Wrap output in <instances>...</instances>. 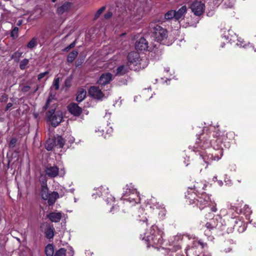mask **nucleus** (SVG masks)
<instances>
[{"instance_id": "1", "label": "nucleus", "mask_w": 256, "mask_h": 256, "mask_svg": "<svg viewBox=\"0 0 256 256\" xmlns=\"http://www.w3.org/2000/svg\"><path fill=\"white\" fill-rule=\"evenodd\" d=\"M163 234L162 230L156 226H152L148 232L140 234V238L147 242L148 247L152 246L158 248V246L163 243Z\"/></svg>"}, {"instance_id": "2", "label": "nucleus", "mask_w": 256, "mask_h": 256, "mask_svg": "<svg viewBox=\"0 0 256 256\" xmlns=\"http://www.w3.org/2000/svg\"><path fill=\"white\" fill-rule=\"evenodd\" d=\"M186 198L190 204H195L200 210L207 206L211 202L208 194L204 192L197 194L192 188L188 191Z\"/></svg>"}, {"instance_id": "3", "label": "nucleus", "mask_w": 256, "mask_h": 256, "mask_svg": "<svg viewBox=\"0 0 256 256\" xmlns=\"http://www.w3.org/2000/svg\"><path fill=\"white\" fill-rule=\"evenodd\" d=\"M214 153L212 154L209 153L206 154L204 152H201L200 153V156L198 160V164L196 166V168L200 172L202 171L203 168H206L208 164H210L212 160H220L222 154L221 150L218 151L220 153V156H218V154H216V150H214Z\"/></svg>"}, {"instance_id": "4", "label": "nucleus", "mask_w": 256, "mask_h": 256, "mask_svg": "<svg viewBox=\"0 0 256 256\" xmlns=\"http://www.w3.org/2000/svg\"><path fill=\"white\" fill-rule=\"evenodd\" d=\"M150 28L152 32V36L156 41L160 42L167 38V30L160 26L156 22H150Z\"/></svg>"}, {"instance_id": "5", "label": "nucleus", "mask_w": 256, "mask_h": 256, "mask_svg": "<svg viewBox=\"0 0 256 256\" xmlns=\"http://www.w3.org/2000/svg\"><path fill=\"white\" fill-rule=\"evenodd\" d=\"M205 226L207 228V230L204 231V234L206 236L209 234L208 230L210 231L214 230L215 228L222 230H224V224L222 222V218L220 215L216 216V218L210 219V222L206 224Z\"/></svg>"}, {"instance_id": "6", "label": "nucleus", "mask_w": 256, "mask_h": 256, "mask_svg": "<svg viewBox=\"0 0 256 256\" xmlns=\"http://www.w3.org/2000/svg\"><path fill=\"white\" fill-rule=\"evenodd\" d=\"M56 108L50 110L46 114L47 120L54 127L58 126L62 121V116L60 112L55 111Z\"/></svg>"}, {"instance_id": "7", "label": "nucleus", "mask_w": 256, "mask_h": 256, "mask_svg": "<svg viewBox=\"0 0 256 256\" xmlns=\"http://www.w3.org/2000/svg\"><path fill=\"white\" fill-rule=\"evenodd\" d=\"M183 236H184L180 234L174 236L169 241L170 247L168 248V249H164L163 248H162L159 250L164 251H167L168 250L169 251H172V252H176L178 250L181 248V246H180V242L182 240Z\"/></svg>"}, {"instance_id": "8", "label": "nucleus", "mask_w": 256, "mask_h": 256, "mask_svg": "<svg viewBox=\"0 0 256 256\" xmlns=\"http://www.w3.org/2000/svg\"><path fill=\"white\" fill-rule=\"evenodd\" d=\"M154 210H156V212H158L160 218L163 219L164 218L166 214V210L163 204H160L154 198H150L149 200V204L146 206Z\"/></svg>"}, {"instance_id": "9", "label": "nucleus", "mask_w": 256, "mask_h": 256, "mask_svg": "<svg viewBox=\"0 0 256 256\" xmlns=\"http://www.w3.org/2000/svg\"><path fill=\"white\" fill-rule=\"evenodd\" d=\"M206 246V244L200 241H195L193 243V245L191 248H189L186 250V254L187 256H188L190 254H194V252L196 254L194 256H212L208 252H204L199 254H197L196 249H202Z\"/></svg>"}, {"instance_id": "10", "label": "nucleus", "mask_w": 256, "mask_h": 256, "mask_svg": "<svg viewBox=\"0 0 256 256\" xmlns=\"http://www.w3.org/2000/svg\"><path fill=\"white\" fill-rule=\"evenodd\" d=\"M44 172L50 178H55L58 176H64L65 174L64 168H59L56 166L48 165L45 168Z\"/></svg>"}, {"instance_id": "11", "label": "nucleus", "mask_w": 256, "mask_h": 256, "mask_svg": "<svg viewBox=\"0 0 256 256\" xmlns=\"http://www.w3.org/2000/svg\"><path fill=\"white\" fill-rule=\"evenodd\" d=\"M126 191L125 195H130V194H134L136 198H126L124 200V203H132V205L138 203L139 202L138 194L136 190L134 188L132 184H128L126 186Z\"/></svg>"}, {"instance_id": "12", "label": "nucleus", "mask_w": 256, "mask_h": 256, "mask_svg": "<svg viewBox=\"0 0 256 256\" xmlns=\"http://www.w3.org/2000/svg\"><path fill=\"white\" fill-rule=\"evenodd\" d=\"M190 8L196 16H199L204 12L205 6L202 2L196 0L191 4Z\"/></svg>"}, {"instance_id": "13", "label": "nucleus", "mask_w": 256, "mask_h": 256, "mask_svg": "<svg viewBox=\"0 0 256 256\" xmlns=\"http://www.w3.org/2000/svg\"><path fill=\"white\" fill-rule=\"evenodd\" d=\"M97 190V194L99 196H107L106 201L108 204L114 202V198L111 194H108V188L102 186L98 188Z\"/></svg>"}, {"instance_id": "14", "label": "nucleus", "mask_w": 256, "mask_h": 256, "mask_svg": "<svg viewBox=\"0 0 256 256\" xmlns=\"http://www.w3.org/2000/svg\"><path fill=\"white\" fill-rule=\"evenodd\" d=\"M210 136L203 137L202 140H199V141L196 142V144L197 145V147H200L202 148H206L212 146H214V149L216 148L214 144V140H210Z\"/></svg>"}, {"instance_id": "15", "label": "nucleus", "mask_w": 256, "mask_h": 256, "mask_svg": "<svg viewBox=\"0 0 256 256\" xmlns=\"http://www.w3.org/2000/svg\"><path fill=\"white\" fill-rule=\"evenodd\" d=\"M88 92L92 97L96 99L102 100L106 98L101 90L96 86H91L89 89Z\"/></svg>"}, {"instance_id": "16", "label": "nucleus", "mask_w": 256, "mask_h": 256, "mask_svg": "<svg viewBox=\"0 0 256 256\" xmlns=\"http://www.w3.org/2000/svg\"><path fill=\"white\" fill-rule=\"evenodd\" d=\"M135 47L136 50L140 51L149 50L148 42L144 38H140L136 42Z\"/></svg>"}, {"instance_id": "17", "label": "nucleus", "mask_w": 256, "mask_h": 256, "mask_svg": "<svg viewBox=\"0 0 256 256\" xmlns=\"http://www.w3.org/2000/svg\"><path fill=\"white\" fill-rule=\"evenodd\" d=\"M128 60L129 62L134 65H137L141 60L139 54L136 52H132L128 54Z\"/></svg>"}, {"instance_id": "18", "label": "nucleus", "mask_w": 256, "mask_h": 256, "mask_svg": "<svg viewBox=\"0 0 256 256\" xmlns=\"http://www.w3.org/2000/svg\"><path fill=\"white\" fill-rule=\"evenodd\" d=\"M112 80V74L109 72H106L102 74L98 81L100 85H106L108 84Z\"/></svg>"}, {"instance_id": "19", "label": "nucleus", "mask_w": 256, "mask_h": 256, "mask_svg": "<svg viewBox=\"0 0 256 256\" xmlns=\"http://www.w3.org/2000/svg\"><path fill=\"white\" fill-rule=\"evenodd\" d=\"M69 112L75 116H78L82 112V108L76 104H71L68 106Z\"/></svg>"}, {"instance_id": "20", "label": "nucleus", "mask_w": 256, "mask_h": 256, "mask_svg": "<svg viewBox=\"0 0 256 256\" xmlns=\"http://www.w3.org/2000/svg\"><path fill=\"white\" fill-rule=\"evenodd\" d=\"M186 11L187 8L186 6H182L177 11H176L175 20L180 22L184 20Z\"/></svg>"}, {"instance_id": "21", "label": "nucleus", "mask_w": 256, "mask_h": 256, "mask_svg": "<svg viewBox=\"0 0 256 256\" xmlns=\"http://www.w3.org/2000/svg\"><path fill=\"white\" fill-rule=\"evenodd\" d=\"M62 214L61 212H51L47 215V217L52 222H58L61 220Z\"/></svg>"}, {"instance_id": "22", "label": "nucleus", "mask_w": 256, "mask_h": 256, "mask_svg": "<svg viewBox=\"0 0 256 256\" xmlns=\"http://www.w3.org/2000/svg\"><path fill=\"white\" fill-rule=\"evenodd\" d=\"M48 197V198L45 200H48L49 204L52 205L55 202L56 200L58 197V194L57 192H53L52 193H49Z\"/></svg>"}, {"instance_id": "23", "label": "nucleus", "mask_w": 256, "mask_h": 256, "mask_svg": "<svg viewBox=\"0 0 256 256\" xmlns=\"http://www.w3.org/2000/svg\"><path fill=\"white\" fill-rule=\"evenodd\" d=\"M70 6V4L65 2L63 5L58 8L57 12L58 14H62L64 12L68 11Z\"/></svg>"}, {"instance_id": "24", "label": "nucleus", "mask_w": 256, "mask_h": 256, "mask_svg": "<svg viewBox=\"0 0 256 256\" xmlns=\"http://www.w3.org/2000/svg\"><path fill=\"white\" fill-rule=\"evenodd\" d=\"M86 91L84 89L80 90L76 96V100L78 102H82L86 97Z\"/></svg>"}, {"instance_id": "25", "label": "nucleus", "mask_w": 256, "mask_h": 256, "mask_svg": "<svg viewBox=\"0 0 256 256\" xmlns=\"http://www.w3.org/2000/svg\"><path fill=\"white\" fill-rule=\"evenodd\" d=\"M54 142L56 146H58L60 148H62L65 143V140L61 136H58L55 138Z\"/></svg>"}, {"instance_id": "26", "label": "nucleus", "mask_w": 256, "mask_h": 256, "mask_svg": "<svg viewBox=\"0 0 256 256\" xmlns=\"http://www.w3.org/2000/svg\"><path fill=\"white\" fill-rule=\"evenodd\" d=\"M54 253L53 246L52 244H48L45 248V254L46 256H52Z\"/></svg>"}, {"instance_id": "27", "label": "nucleus", "mask_w": 256, "mask_h": 256, "mask_svg": "<svg viewBox=\"0 0 256 256\" xmlns=\"http://www.w3.org/2000/svg\"><path fill=\"white\" fill-rule=\"evenodd\" d=\"M49 194L48 188L46 185L43 184L42 187L41 196L42 199L48 198V196Z\"/></svg>"}, {"instance_id": "28", "label": "nucleus", "mask_w": 256, "mask_h": 256, "mask_svg": "<svg viewBox=\"0 0 256 256\" xmlns=\"http://www.w3.org/2000/svg\"><path fill=\"white\" fill-rule=\"evenodd\" d=\"M146 214L144 213L143 208H140L138 210V217L139 220L143 222H146L148 220L147 217L146 216Z\"/></svg>"}, {"instance_id": "29", "label": "nucleus", "mask_w": 256, "mask_h": 256, "mask_svg": "<svg viewBox=\"0 0 256 256\" xmlns=\"http://www.w3.org/2000/svg\"><path fill=\"white\" fill-rule=\"evenodd\" d=\"M175 14H176V10H168L164 14V19L166 20H170L172 19L175 20Z\"/></svg>"}, {"instance_id": "30", "label": "nucleus", "mask_w": 256, "mask_h": 256, "mask_svg": "<svg viewBox=\"0 0 256 256\" xmlns=\"http://www.w3.org/2000/svg\"><path fill=\"white\" fill-rule=\"evenodd\" d=\"M78 52L76 50H73L71 52H70L67 58V60L68 62H72L76 57Z\"/></svg>"}, {"instance_id": "31", "label": "nucleus", "mask_w": 256, "mask_h": 256, "mask_svg": "<svg viewBox=\"0 0 256 256\" xmlns=\"http://www.w3.org/2000/svg\"><path fill=\"white\" fill-rule=\"evenodd\" d=\"M54 145H55V144L54 140L49 139L46 142L45 148L48 150H51Z\"/></svg>"}, {"instance_id": "32", "label": "nucleus", "mask_w": 256, "mask_h": 256, "mask_svg": "<svg viewBox=\"0 0 256 256\" xmlns=\"http://www.w3.org/2000/svg\"><path fill=\"white\" fill-rule=\"evenodd\" d=\"M127 72V68L124 66H120L116 69V74L121 76L125 74Z\"/></svg>"}, {"instance_id": "33", "label": "nucleus", "mask_w": 256, "mask_h": 256, "mask_svg": "<svg viewBox=\"0 0 256 256\" xmlns=\"http://www.w3.org/2000/svg\"><path fill=\"white\" fill-rule=\"evenodd\" d=\"M46 237L49 239L52 238L54 236V229L51 228H47L46 232Z\"/></svg>"}, {"instance_id": "34", "label": "nucleus", "mask_w": 256, "mask_h": 256, "mask_svg": "<svg viewBox=\"0 0 256 256\" xmlns=\"http://www.w3.org/2000/svg\"><path fill=\"white\" fill-rule=\"evenodd\" d=\"M22 54V52L17 51L12 54V58L14 59L16 62H18Z\"/></svg>"}, {"instance_id": "35", "label": "nucleus", "mask_w": 256, "mask_h": 256, "mask_svg": "<svg viewBox=\"0 0 256 256\" xmlns=\"http://www.w3.org/2000/svg\"><path fill=\"white\" fill-rule=\"evenodd\" d=\"M66 250L64 248H61L57 250L54 254V256H66Z\"/></svg>"}, {"instance_id": "36", "label": "nucleus", "mask_w": 256, "mask_h": 256, "mask_svg": "<svg viewBox=\"0 0 256 256\" xmlns=\"http://www.w3.org/2000/svg\"><path fill=\"white\" fill-rule=\"evenodd\" d=\"M28 63V59H24L22 60L20 64V68L21 70H24L26 68V65Z\"/></svg>"}, {"instance_id": "37", "label": "nucleus", "mask_w": 256, "mask_h": 256, "mask_svg": "<svg viewBox=\"0 0 256 256\" xmlns=\"http://www.w3.org/2000/svg\"><path fill=\"white\" fill-rule=\"evenodd\" d=\"M236 45L240 47L244 48L246 46V44L244 39L241 38H238Z\"/></svg>"}, {"instance_id": "38", "label": "nucleus", "mask_w": 256, "mask_h": 256, "mask_svg": "<svg viewBox=\"0 0 256 256\" xmlns=\"http://www.w3.org/2000/svg\"><path fill=\"white\" fill-rule=\"evenodd\" d=\"M36 44V40L33 38L27 44V47L29 48H32Z\"/></svg>"}, {"instance_id": "39", "label": "nucleus", "mask_w": 256, "mask_h": 256, "mask_svg": "<svg viewBox=\"0 0 256 256\" xmlns=\"http://www.w3.org/2000/svg\"><path fill=\"white\" fill-rule=\"evenodd\" d=\"M60 78H55L53 82V87L56 90L59 88Z\"/></svg>"}, {"instance_id": "40", "label": "nucleus", "mask_w": 256, "mask_h": 256, "mask_svg": "<svg viewBox=\"0 0 256 256\" xmlns=\"http://www.w3.org/2000/svg\"><path fill=\"white\" fill-rule=\"evenodd\" d=\"M106 8L105 6H102L101 8H100L96 12V13L95 14V18H98L100 16L103 12L104 10H105Z\"/></svg>"}, {"instance_id": "41", "label": "nucleus", "mask_w": 256, "mask_h": 256, "mask_svg": "<svg viewBox=\"0 0 256 256\" xmlns=\"http://www.w3.org/2000/svg\"><path fill=\"white\" fill-rule=\"evenodd\" d=\"M18 27H14L12 30L11 32V36L12 37H16L18 36Z\"/></svg>"}, {"instance_id": "42", "label": "nucleus", "mask_w": 256, "mask_h": 256, "mask_svg": "<svg viewBox=\"0 0 256 256\" xmlns=\"http://www.w3.org/2000/svg\"><path fill=\"white\" fill-rule=\"evenodd\" d=\"M102 136H104V138H106L107 137H108V136H110V134H111V133L112 132V128H110L108 130L107 132H106V134H104V130H102Z\"/></svg>"}, {"instance_id": "43", "label": "nucleus", "mask_w": 256, "mask_h": 256, "mask_svg": "<svg viewBox=\"0 0 256 256\" xmlns=\"http://www.w3.org/2000/svg\"><path fill=\"white\" fill-rule=\"evenodd\" d=\"M16 142H17V140L16 138H12L9 144L10 147V148L14 147L16 144Z\"/></svg>"}, {"instance_id": "44", "label": "nucleus", "mask_w": 256, "mask_h": 256, "mask_svg": "<svg viewBox=\"0 0 256 256\" xmlns=\"http://www.w3.org/2000/svg\"><path fill=\"white\" fill-rule=\"evenodd\" d=\"M30 89V87L28 86H24L22 87L21 88V91L22 92L26 93L28 92Z\"/></svg>"}, {"instance_id": "45", "label": "nucleus", "mask_w": 256, "mask_h": 256, "mask_svg": "<svg viewBox=\"0 0 256 256\" xmlns=\"http://www.w3.org/2000/svg\"><path fill=\"white\" fill-rule=\"evenodd\" d=\"M48 74V72H47L40 74L38 76V80H42L44 77Z\"/></svg>"}, {"instance_id": "46", "label": "nucleus", "mask_w": 256, "mask_h": 256, "mask_svg": "<svg viewBox=\"0 0 256 256\" xmlns=\"http://www.w3.org/2000/svg\"><path fill=\"white\" fill-rule=\"evenodd\" d=\"M210 202L212 203L211 210L213 212H216L217 211L216 204L212 202Z\"/></svg>"}, {"instance_id": "47", "label": "nucleus", "mask_w": 256, "mask_h": 256, "mask_svg": "<svg viewBox=\"0 0 256 256\" xmlns=\"http://www.w3.org/2000/svg\"><path fill=\"white\" fill-rule=\"evenodd\" d=\"M8 98V95L6 94H4L1 96V98H0V101L1 102H6Z\"/></svg>"}, {"instance_id": "48", "label": "nucleus", "mask_w": 256, "mask_h": 256, "mask_svg": "<svg viewBox=\"0 0 256 256\" xmlns=\"http://www.w3.org/2000/svg\"><path fill=\"white\" fill-rule=\"evenodd\" d=\"M34 11L36 12V11H38V12H40V15L39 16H35V18H40L41 16H42V9L40 8H36L34 10Z\"/></svg>"}, {"instance_id": "49", "label": "nucleus", "mask_w": 256, "mask_h": 256, "mask_svg": "<svg viewBox=\"0 0 256 256\" xmlns=\"http://www.w3.org/2000/svg\"><path fill=\"white\" fill-rule=\"evenodd\" d=\"M75 42H72L71 44H70L68 46H67L66 48H64V50L65 51H68V50H70V48H74V46H75Z\"/></svg>"}, {"instance_id": "50", "label": "nucleus", "mask_w": 256, "mask_h": 256, "mask_svg": "<svg viewBox=\"0 0 256 256\" xmlns=\"http://www.w3.org/2000/svg\"><path fill=\"white\" fill-rule=\"evenodd\" d=\"M234 222L235 224H238L239 226H242V221L240 218H236V220H234Z\"/></svg>"}, {"instance_id": "51", "label": "nucleus", "mask_w": 256, "mask_h": 256, "mask_svg": "<svg viewBox=\"0 0 256 256\" xmlns=\"http://www.w3.org/2000/svg\"><path fill=\"white\" fill-rule=\"evenodd\" d=\"M232 248L230 247H228L227 248H225L224 249L222 252L226 254L232 252Z\"/></svg>"}, {"instance_id": "52", "label": "nucleus", "mask_w": 256, "mask_h": 256, "mask_svg": "<svg viewBox=\"0 0 256 256\" xmlns=\"http://www.w3.org/2000/svg\"><path fill=\"white\" fill-rule=\"evenodd\" d=\"M68 250H70V252H68L67 256H72L74 254V251L72 250V247L68 248Z\"/></svg>"}, {"instance_id": "53", "label": "nucleus", "mask_w": 256, "mask_h": 256, "mask_svg": "<svg viewBox=\"0 0 256 256\" xmlns=\"http://www.w3.org/2000/svg\"><path fill=\"white\" fill-rule=\"evenodd\" d=\"M112 16V12H109L104 14V18L106 19H108Z\"/></svg>"}, {"instance_id": "54", "label": "nucleus", "mask_w": 256, "mask_h": 256, "mask_svg": "<svg viewBox=\"0 0 256 256\" xmlns=\"http://www.w3.org/2000/svg\"><path fill=\"white\" fill-rule=\"evenodd\" d=\"M12 106V103H11V102L8 103L6 107L5 110L6 111L8 110Z\"/></svg>"}, {"instance_id": "55", "label": "nucleus", "mask_w": 256, "mask_h": 256, "mask_svg": "<svg viewBox=\"0 0 256 256\" xmlns=\"http://www.w3.org/2000/svg\"><path fill=\"white\" fill-rule=\"evenodd\" d=\"M222 38H224L225 40H228V42H232L230 41L232 40V38H230V40H229V38H228V36L226 35V34H224L222 37Z\"/></svg>"}, {"instance_id": "56", "label": "nucleus", "mask_w": 256, "mask_h": 256, "mask_svg": "<svg viewBox=\"0 0 256 256\" xmlns=\"http://www.w3.org/2000/svg\"><path fill=\"white\" fill-rule=\"evenodd\" d=\"M50 97L48 98V100H47V102H46V106H44V107L45 110H46V108H48V104H50Z\"/></svg>"}, {"instance_id": "57", "label": "nucleus", "mask_w": 256, "mask_h": 256, "mask_svg": "<svg viewBox=\"0 0 256 256\" xmlns=\"http://www.w3.org/2000/svg\"><path fill=\"white\" fill-rule=\"evenodd\" d=\"M212 136L214 138L218 137L220 136V133L218 132H213L212 134H210V136Z\"/></svg>"}, {"instance_id": "58", "label": "nucleus", "mask_w": 256, "mask_h": 256, "mask_svg": "<svg viewBox=\"0 0 256 256\" xmlns=\"http://www.w3.org/2000/svg\"><path fill=\"white\" fill-rule=\"evenodd\" d=\"M220 214L225 215L226 214V210L225 209H222V210H220Z\"/></svg>"}, {"instance_id": "59", "label": "nucleus", "mask_w": 256, "mask_h": 256, "mask_svg": "<svg viewBox=\"0 0 256 256\" xmlns=\"http://www.w3.org/2000/svg\"><path fill=\"white\" fill-rule=\"evenodd\" d=\"M214 12L212 10L208 12H207V16H211L214 14Z\"/></svg>"}, {"instance_id": "60", "label": "nucleus", "mask_w": 256, "mask_h": 256, "mask_svg": "<svg viewBox=\"0 0 256 256\" xmlns=\"http://www.w3.org/2000/svg\"><path fill=\"white\" fill-rule=\"evenodd\" d=\"M200 188L199 186H194V188L196 190V192H198V190Z\"/></svg>"}, {"instance_id": "61", "label": "nucleus", "mask_w": 256, "mask_h": 256, "mask_svg": "<svg viewBox=\"0 0 256 256\" xmlns=\"http://www.w3.org/2000/svg\"><path fill=\"white\" fill-rule=\"evenodd\" d=\"M22 23V20H19L18 21L17 23H16V25L18 26H20Z\"/></svg>"}, {"instance_id": "62", "label": "nucleus", "mask_w": 256, "mask_h": 256, "mask_svg": "<svg viewBox=\"0 0 256 256\" xmlns=\"http://www.w3.org/2000/svg\"><path fill=\"white\" fill-rule=\"evenodd\" d=\"M245 207H246V210L248 209V210H247V212H249L250 214L251 213V211L250 210V209L249 207L248 206H245Z\"/></svg>"}, {"instance_id": "63", "label": "nucleus", "mask_w": 256, "mask_h": 256, "mask_svg": "<svg viewBox=\"0 0 256 256\" xmlns=\"http://www.w3.org/2000/svg\"><path fill=\"white\" fill-rule=\"evenodd\" d=\"M218 183L220 186H222L223 184V182L222 180H218Z\"/></svg>"}, {"instance_id": "64", "label": "nucleus", "mask_w": 256, "mask_h": 256, "mask_svg": "<svg viewBox=\"0 0 256 256\" xmlns=\"http://www.w3.org/2000/svg\"><path fill=\"white\" fill-rule=\"evenodd\" d=\"M164 70L166 72H168L170 71V68L167 67V68H166L165 69H164Z\"/></svg>"}]
</instances>
